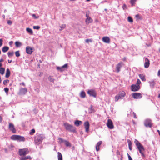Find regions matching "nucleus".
Returning a JSON list of instances; mask_svg holds the SVG:
<instances>
[{"label":"nucleus","mask_w":160,"mask_h":160,"mask_svg":"<svg viewBox=\"0 0 160 160\" xmlns=\"http://www.w3.org/2000/svg\"><path fill=\"white\" fill-rule=\"evenodd\" d=\"M134 143L136 145L138 148L140 153L141 154L142 157H145V155L144 154L145 152V149H144L143 146L142 145L139 141L136 139L134 140Z\"/></svg>","instance_id":"obj_1"},{"label":"nucleus","mask_w":160,"mask_h":160,"mask_svg":"<svg viewBox=\"0 0 160 160\" xmlns=\"http://www.w3.org/2000/svg\"><path fill=\"white\" fill-rule=\"evenodd\" d=\"M44 138V137L43 135L42 134H37L34 138L35 143L37 145L41 144Z\"/></svg>","instance_id":"obj_2"},{"label":"nucleus","mask_w":160,"mask_h":160,"mask_svg":"<svg viewBox=\"0 0 160 160\" xmlns=\"http://www.w3.org/2000/svg\"><path fill=\"white\" fill-rule=\"evenodd\" d=\"M126 95L125 92L123 91H121L119 92L115 97V101L117 102L119 99H122Z\"/></svg>","instance_id":"obj_3"},{"label":"nucleus","mask_w":160,"mask_h":160,"mask_svg":"<svg viewBox=\"0 0 160 160\" xmlns=\"http://www.w3.org/2000/svg\"><path fill=\"white\" fill-rule=\"evenodd\" d=\"M11 139L13 140H18L19 141H24L25 138L24 137L17 135H12L11 137Z\"/></svg>","instance_id":"obj_4"},{"label":"nucleus","mask_w":160,"mask_h":160,"mask_svg":"<svg viewBox=\"0 0 160 160\" xmlns=\"http://www.w3.org/2000/svg\"><path fill=\"white\" fill-rule=\"evenodd\" d=\"M64 125L66 129L72 132H74L75 131V128L72 125L67 123H64Z\"/></svg>","instance_id":"obj_5"},{"label":"nucleus","mask_w":160,"mask_h":160,"mask_svg":"<svg viewBox=\"0 0 160 160\" xmlns=\"http://www.w3.org/2000/svg\"><path fill=\"white\" fill-rule=\"evenodd\" d=\"M29 151L28 148L19 149L18 152L20 156H25L29 153Z\"/></svg>","instance_id":"obj_6"},{"label":"nucleus","mask_w":160,"mask_h":160,"mask_svg":"<svg viewBox=\"0 0 160 160\" xmlns=\"http://www.w3.org/2000/svg\"><path fill=\"white\" fill-rule=\"evenodd\" d=\"M132 97L134 99H139L141 98L142 95L140 93L135 92L132 94Z\"/></svg>","instance_id":"obj_7"},{"label":"nucleus","mask_w":160,"mask_h":160,"mask_svg":"<svg viewBox=\"0 0 160 160\" xmlns=\"http://www.w3.org/2000/svg\"><path fill=\"white\" fill-rule=\"evenodd\" d=\"M9 128L10 131L13 133H16V130L13 124L10 122L9 123Z\"/></svg>","instance_id":"obj_8"},{"label":"nucleus","mask_w":160,"mask_h":160,"mask_svg":"<svg viewBox=\"0 0 160 160\" xmlns=\"http://www.w3.org/2000/svg\"><path fill=\"white\" fill-rule=\"evenodd\" d=\"M107 126L110 129H112L114 128L113 122L111 119H108L107 123Z\"/></svg>","instance_id":"obj_9"},{"label":"nucleus","mask_w":160,"mask_h":160,"mask_svg":"<svg viewBox=\"0 0 160 160\" xmlns=\"http://www.w3.org/2000/svg\"><path fill=\"white\" fill-rule=\"evenodd\" d=\"M131 89L132 91H137L139 89L140 86L139 85L132 84L131 86Z\"/></svg>","instance_id":"obj_10"},{"label":"nucleus","mask_w":160,"mask_h":160,"mask_svg":"<svg viewBox=\"0 0 160 160\" xmlns=\"http://www.w3.org/2000/svg\"><path fill=\"white\" fill-rule=\"evenodd\" d=\"M88 93L90 96L94 97H96V93L95 91L94 90H90L88 91Z\"/></svg>","instance_id":"obj_11"},{"label":"nucleus","mask_w":160,"mask_h":160,"mask_svg":"<svg viewBox=\"0 0 160 160\" xmlns=\"http://www.w3.org/2000/svg\"><path fill=\"white\" fill-rule=\"evenodd\" d=\"M86 16L87 18L85 20V22L87 24H88L89 23H92V19L89 17L88 15L86 14Z\"/></svg>","instance_id":"obj_12"},{"label":"nucleus","mask_w":160,"mask_h":160,"mask_svg":"<svg viewBox=\"0 0 160 160\" xmlns=\"http://www.w3.org/2000/svg\"><path fill=\"white\" fill-rule=\"evenodd\" d=\"M28 90L27 88H22L20 89L19 94L20 95L25 94L27 92Z\"/></svg>","instance_id":"obj_13"},{"label":"nucleus","mask_w":160,"mask_h":160,"mask_svg":"<svg viewBox=\"0 0 160 160\" xmlns=\"http://www.w3.org/2000/svg\"><path fill=\"white\" fill-rule=\"evenodd\" d=\"M26 52L29 54H31L32 52V48L30 46H27L26 47Z\"/></svg>","instance_id":"obj_14"},{"label":"nucleus","mask_w":160,"mask_h":160,"mask_svg":"<svg viewBox=\"0 0 160 160\" xmlns=\"http://www.w3.org/2000/svg\"><path fill=\"white\" fill-rule=\"evenodd\" d=\"M102 41L104 42L107 43H109L110 42V40L109 37L105 36L102 38Z\"/></svg>","instance_id":"obj_15"},{"label":"nucleus","mask_w":160,"mask_h":160,"mask_svg":"<svg viewBox=\"0 0 160 160\" xmlns=\"http://www.w3.org/2000/svg\"><path fill=\"white\" fill-rule=\"evenodd\" d=\"M89 126V124L88 121H86L84 123V126L85 128L86 132H88Z\"/></svg>","instance_id":"obj_16"},{"label":"nucleus","mask_w":160,"mask_h":160,"mask_svg":"<svg viewBox=\"0 0 160 160\" xmlns=\"http://www.w3.org/2000/svg\"><path fill=\"white\" fill-rule=\"evenodd\" d=\"M144 124L146 127H149L151 128L152 124L151 123V121L149 120H146L144 122Z\"/></svg>","instance_id":"obj_17"},{"label":"nucleus","mask_w":160,"mask_h":160,"mask_svg":"<svg viewBox=\"0 0 160 160\" xmlns=\"http://www.w3.org/2000/svg\"><path fill=\"white\" fill-rule=\"evenodd\" d=\"M150 65V61L147 58H146L145 59V62L144 63V66L145 68H148Z\"/></svg>","instance_id":"obj_18"},{"label":"nucleus","mask_w":160,"mask_h":160,"mask_svg":"<svg viewBox=\"0 0 160 160\" xmlns=\"http://www.w3.org/2000/svg\"><path fill=\"white\" fill-rule=\"evenodd\" d=\"M123 64L122 62H120L116 65V69L117 72H118L120 71V68H121Z\"/></svg>","instance_id":"obj_19"},{"label":"nucleus","mask_w":160,"mask_h":160,"mask_svg":"<svg viewBox=\"0 0 160 160\" xmlns=\"http://www.w3.org/2000/svg\"><path fill=\"white\" fill-rule=\"evenodd\" d=\"M32 157L30 156H27L25 157H22L20 158V160H26L27 159L31 160Z\"/></svg>","instance_id":"obj_20"},{"label":"nucleus","mask_w":160,"mask_h":160,"mask_svg":"<svg viewBox=\"0 0 160 160\" xmlns=\"http://www.w3.org/2000/svg\"><path fill=\"white\" fill-rule=\"evenodd\" d=\"M102 143V141H100L97 143L96 146V149L97 151H98L99 150V146L101 145Z\"/></svg>","instance_id":"obj_21"},{"label":"nucleus","mask_w":160,"mask_h":160,"mask_svg":"<svg viewBox=\"0 0 160 160\" xmlns=\"http://www.w3.org/2000/svg\"><path fill=\"white\" fill-rule=\"evenodd\" d=\"M10 72L9 70V68H7V70H6V75H5V77L6 78H8L10 76Z\"/></svg>","instance_id":"obj_22"},{"label":"nucleus","mask_w":160,"mask_h":160,"mask_svg":"<svg viewBox=\"0 0 160 160\" xmlns=\"http://www.w3.org/2000/svg\"><path fill=\"white\" fill-rule=\"evenodd\" d=\"M82 123V122L79 120H76L74 122V124L77 127L79 126Z\"/></svg>","instance_id":"obj_23"},{"label":"nucleus","mask_w":160,"mask_h":160,"mask_svg":"<svg viewBox=\"0 0 160 160\" xmlns=\"http://www.w3.org/2000/svg\"><path fill=\"white\" fill-rule=\"evenodd\" d=\"M139 76L140 79L143 81H145L146 79L145 78V76L143 74H140L139 75Z\"/></svg>","instance_id":"obj_24"},{"label":"nucleus","mask_w":160,"mask_h":160,"mask_svg":"<svg viewBox=\"0 0 160 160\" xmlns=\"http://www.w3.org/2000/svg\"><path fill=\"white\" fill-rule=\"evenodd\" d=\"M9 48L7 46L4 47L2 49V52H6L8 50Z\"/></svg>","instance_id":"obj_25"},{"label":"nucleus","mask_w":160,"mask_h":160,"mask_svg":"<svg viewBox=\"0 0 160 160\" xmlns=\"http://www.w3.org/2000/svg\"><path fill=\"white\" fill-rule=\"evenodd\" d=\"M64 143L67 147H71V143L68 141L65 140V141H64Z\"/></svg>","instance_id":"obj_26"},{"label":"nucleus","mask_w":160,"mask_h":160,"mask_svg":"<svg viewBox=\"0 0 160 160\" xmlns=\"http://www.w3.org/2000/svg\"><path fill=\"white\" fill-rule=\"evenodd\" d=\"M58 160H62V156L60 152H58Z\"/></svg>","instance_id":"obj_27"},{"label":"nucleus","mask_w":160,"mask_h":160,"mask_svg":"<svg viewBox=\"0 0 160 160\" xmlns=\"http://www.w3.org/2000/svg\"><path fill=\"white\" fill-rule=\"evenodd\" d=\"M80 97L82 98H84L86 96V94L84 91H82L80 94Z\"/></svg>","instance_id":"obj_28"},{"label":"nucleus","mask_w":160,"mask_h":160,"mask_svg":"<svg viewBox=\"0 0 160 160\" xmlns=\"http://www.w3.org/2000/svg\"><path fill=\"white\" fill-rule=\"evenodd\" d=\"M15 45L16 47H19L22 45V43L20 42L16 41L15 42Z\"/></svg>","instance_id":"obj_29"},{"label":"nucleus","mask_w":160,"mask_h":160,"mask_svg":"<svg viewBox=\"0 0 160 160\" xmlns=\"http://www.w3.org/2000/svg\"><path fill=\"white\" fill-rule=\"evenodd\" d=\"M27 31L30 34H33V31L31 29L29 28H27L26 29Z\"/></svg>","instance_id":"obj_30"},{"label":"nucleus","mask_w":160,"mask_h":160,"mask_svg":"<svg viewBox=\"0 0 160 160\" xmlns=\"http://www.w3.org/2000/svg\"><path fill=\"white\" fill-rule=\"evenodd\" d=\"M5 72V69L3 68H0V73L2 75L4 74Z\"/></svg>","instance_id":"obj_31"},{"label":"nucleus","mask_w":160,"mask_h":160,"mask_svg":"<svg viewBox=\"0 0 160 160\" xmlns=\"http://www.w3.org/2000/svg\"><path fill=\"white\" fill-rule=\"evenodd\" d=\"M57 69L58 70H59L61 72H62L65 70L64 69H63L62 68V67H57Z\"/></svg>","instance_id":"obj_32"},{"label":"nucleus","mask_w":160,"mask_h":160,"mask_svg":"<svg viewBox=\"0 0 160 160\" xmlns=\"http://www.w3.org/2000/svg\"><path fill=\"white\" fill-rule=\"evenodd\" d=\"M48 79L50 82H53L54 81V79L53 78V77L52 76H49L48 77Z\"/></svg>","instance_id":"obj_33"},{"label":"nucleus","mask_w":160,"mask_h":160,"mask_svg":"<svg viewBox=\"0 0 160 160\" xmlns=\"http://www.w3.org/2000/svg\"><path fill=\"white\" fill-rule=\"evenodd\" d=\"M35 130L34 129H32L29 132V134L31 135H32L35 132Z\"/></svg>","instance_id":"obj_34"},{"label":"nucleus","mask_w":160,"mask_h":160,"mask_svg":"<svg viewBox=\"0 0 160 160\" xmlns=\"http://www.w3.org/2000/svg\"><path fill=\"white\" fill-rule=\"evenodd\" d=\"M137 0H131L130 2L132 6H133L135 3V2Z\"/></svg>","instance_id":"obj_35"},{"label":"nucleus","mask_w":160,"mask_h":160,"mask_svg":"<svg viewBox=\"0 0 160 160\" xmlns=\"http://www.w3.org/2000/svg\"><path fill=\"white\" fill-rule=\"evenodd\" d=\"M128 21L129 22L132 23L133 22L132 18L130 17H128Z\"/></svg>","instance_id":"obj_36"},{"label":"nucleus","mask_w":160,"mask_h":160,"mask_svg":"<svg viewBox=\"0 0 160 160\" xmlns=\"http://www.w3.org/2000/svg\"><path fill=\"white\" fill-rule=\"evenodd\" d=\"M14 53L13 52H8V55L9 57H12Z\"/></svg>","instance_id":"obj_37"},{"label":"nucleus","mask_w":160,"mask_h":160,"mask_svg":"<svg viewBox=\"0 0 160 160\" xmlns=\"http://www.w3.org/2000/svg\"><path fill=\"white\" fill-rule=\"evenodd\" d=\"M60 27L61 28V29H60V30H62V29H64L66 27V25L65 24H63Z\"/></svg>","instance_id":"obj_38"},{"label":"nucleus","mask_w":160,"mask_h":160,"mask_svg":"<svg viewBox=\"0 0 160 160\" xmlns=\"http://www.w3.org/2000/svg\"><path fill=\"white\" fill-rule=\"evenodd\" d=\"M135 17L138 19H141L142 18L141 16L139 14L136 15Z\"/></svg>","instance_id":"obj_39"},{"label":"nucleus","mask_w":160,"mask_h":160,"mask_svg":"<svg viewBox=\"0 0 160 160\" xmlns=\"http://www.w3.org/2000/svg\"><path fill=\"white\" fill-rule=\"evenodd\" d=\"M15 55L17 57H18L20 56V54L19 51H16L15 52Z\"/></svg>","instance_id":"obj_40"},{"label":"nucleus","mask_w":160,"mask_h":160,"mask_svg":"<svg viewBox=\"0 0 160 160\" xmlns=\"http://www.w3.org/2000/svg\"><path fill=\"white\" fill-rule=\"evenodd\" d=\"M58 139L59 140V142H60V143H61L62 142H64V141H65V140H63V139L62 138H58Z\"/></svg>","instance_id":"obj_41"},{"label":"nucleus","mask_w":160,"mask_h":160,"mask_svg":"<svg viewBox=\"0 0 160 160\" xmlns=\"http://www.w3.org/2000/svg\"><path fill=\"white\" fill-rule=\"evenodd\" d=\"M33 28L34 29L38 30L40 29V27L39 26H34L33 27Z\"/></svg>","instance_id":"obj_42"},{"label":"nucleus","mask_w":160,"mask_h":160,"mask_svg":"<svg viewBox=\"0 0 160 160\" xmlns=\"http://www.w3.org/2000/svg\"><path fill=\"white\" fill-rule=\"evenodd\" d=\"M62 67L63 69H64V68H68V64H65Z\"/></svg>","instance_id":"obj_43"},{"label":"nucleus","mask_w":160,"mask_h":160,"mask_svg":"<svg viewBox=\"0 0 160 160\" xmlns=\"http://www.w3.org/2000/svg\"><path fill=\"white\" fill-rule=\"evenodd\" d=\"M9 82V80H4L3 81V84L4 85H6L7 83Z\"/></svg>","instance_id":"obj_44"},{"label":"nucleus","mask_w":160,"mask_h":160,"mask_svg":"<svg viewBox=\"0 0 160 160\" xmlns=\"http://www.w3.org/2000/svg\"><path fill=\"white\" fill-rule=\"evenodd\" d=\"M128 142V146H132V142L129 139H128L127 140Z\"/></svg>","instance_id":"obj_45"},{"label":"nucleus","mask_w":160,"mask_h":160,"mask_svg":"<svg viewBox=\"0 0 160 160\" xmlns=\"http://www.w3.org/2000/svg\"><path fill=\"white\" fill-rule=\"evenodd\" d=\"M85 41L86 42L88 43L89 42H91L92 41L91 39H87Z\"/></svg>","instance_id":"obj_46"},{"label":"nucleus","mask_w":160,"mask_h":160,"mask_svg":"<svg viewBox=\"0 0 160 160\" xmlns=\"http://www.w3.org/2000/svg\"><path fill=\"white\" fill-rule=\"evenodd\" d=\"M7 23L8 24L11 25L12 23V21L10 20H8Z\"/></svg>","instance_id":"obj_47"},{"label":"nucleus","mask_w":160,"mask_h":160,"mask_svg":"<svg viewBox=\"0 0 160 160\" xmlns=\"http://www.w3.org/2000/svg\"><path fill=\"white\" fill-rule=\"evenodd\" d=\"M90 109L91 111V112H94V109L92 107V106H91V107L90 108Z\"/></svg>","instance_id":"obj_48"},{"label":"nucleus","mask_w":160,"mask_h":160,"mask_svg":"<svg viewBox=\"0 0 160 160\" xmlns=\"http://www.w3.org/2000/svg\"><path fill=\"white\" fill-rule=\"evenodd\" d=\"M4 90L5 92L7 93L9 91V89L7 88H4Z\"/></svg>","instance_id":"obj_49"},{"label":"nucleus","mask_w":160,"mask_h":160,"mask_svg":"<svg viewBox=\"0 0 160 160\" xmlns=\"http://www.w3.org/2000/svg\"><path fill=\"white\" fill-rule=\"evenodd\" d=\"M141 83V82L140 80L139 79H138L137 83V84H138V85H139V84H140Z\"/></svg>","instance_id":"obj_50"},{"label":"nucleus","mask_w":160,"mask_h":160,"mask_svg":"<svg viewBox=\"0 0 160 160\" xmlns=\"http://www.w3.org/2000/svg\"><path fill=\"white\" fill-rule=\"evenodd\" d=\"M128 156L129 160H132L131 157L128 153Z\"/></svg>","instance_id":"obj_51"},{"label":"nucleus","mask_w":160,"mask_h":160,"mask_svg":"<svg viewBox=\"0 0 160 160\" xmlns=\"http://www.w3.org/2000/svg\"><path fill=\"white\" fill-rule=\"evenodd\" d=\"M133 115L134 118H137L135 112H133Z\"/></svg>","instance_id":"obj_52"},{"label":"nucleus","mask_w":160,"mask_h":160,"mask_svg":"<svg viewBox=\"0 0 160 160\" xmlns=\"http://www.w3.org/2000/svg\"><path fill=\"white\" fill-rule=\"evenodd\" d=\"M2 40H0V47L2 45Z\"/></svg>","instance_id":"obj_53"},{"label":"nucleus","mask_w":160,"mask_h":160,"mask_svg":"<svg viewBox=\"0 0 160 160\" xmlns=\"http://www.w3.org/2000/svg\"><path fill=\"white\" fill-rule=\"evenodd\" d=\"M2 121V117L0 116V123Z\"/></svg>","instance_id":"obj_54"},{"label":"nucleus","mask_w":160,"mask_h":160,"mask_svg":"<svg viewBox=\"0 0 160 160\" xmlns=\"http://www.w3.org/2000/svg\"><path fill=\"white\" fill-rule=\"evenodd\" d=\"M158 76H160V69L159 70L158 72Z\"/></svg>","instance_id":"obj_55"},{"label":"nucleus","mask_w":160,"mask_h":160,"mask_svg":"<svg viewBox=\"0 0 160 160\" xmlns=\"http://www.w3.org/2000/svg\"><path fill=\"white\" fill-rule=\"evenodd\" d=\"M20 85H22L24 86H25V84L24 83V82H22V83H20Z\"/></svg>","instance_id":"obj_56"},{"label":"nucleus","mask_w":160,"mask_h":160,"mask_svg":"<svg viewBox=\"0 0 160 160\" xmlns=\"http://www.w3.org/2000/svg\"><path fill=\"white\" fill-rule=\"evenodd\" d=\"M128 147H129V149H130V150L131 151L132 149V146H128Z\"/></svg>","instance_id":"obj_57"},{"label":"nucleus","mask_w":160,"mask_h":160,"mask_svg":"<svg viewBox=\"0 0 160 160\" xmlns=\"http://www.w3.org/2000/svg\"><path fill=\"white\" fill-rule=\"evenodd\" d=\"M13 43V42L12 41H10L9 42V44L10 45H12Z\"/></svg>","instance_id":"obj_58"},{"label":"nucleus","mask_w":160,"mask_h":160,"mask_svg":"<svg viewBox=\"0 0 160 160\" xmlns=\"http://www.w3.org/2000/svg\"><path fill=\"white\" fill-rule=\"evenodd\" d=\"M117 155L120 154V152L118 150L117 152Z\"/></svg>","instance_id":"obj_59"},{"label":"nucleus","mask_w":160,"mask_h":160,"mask_svg":"<svg viewBox=\"0 0 160 160\" xmlns=\"http://www.w3.org/2000/svg\"><path fill=\"white\" fill-rule=\"evenodd\" d=\"M157 131L159 135L160 136V131L158 130H157Z\"/></svg>","instance_id":"obj_60"},{"label":"nucleus","mask_w":160,"mask_h":160,"mask_svg":"<svg viewBox=\"0 0 160 160\" xmlns=\"http://www.w3.org/2000/svg\"><path fill=\"white\" fill-rule=\"evenodd\" d=\"M12 61V60H8V62L9 63H11V62Z\"/></svg>","instance_id":"obj_61"},{"label":"nucleus","mask_w":160,"mask_h":160,"mask_svg":"<svg viewBox=\"0 0 160 160\" xmlns=\"http://www.w3.org/2000/svg\"><path fill=\"white\" fill-rule=\"evenodd\" d=\"M3 61V60L2 59H0V62H2Z\"/></svg>","instance_id":"obj_62"},{"label":"nucleus","mask_w":160,"mask_h":160,"mask_svg":"<svg viewBox=\"0 0 160 160\" xmlns=\"http://www.w3.org/2000/svg\"><path fill=\"white\" fill-rule=\"evenodd\" d=\"M32 16L33 17H34L35 18H36V15H35V14H32Z\"/></svg>","instance_id":"obj_63"},{"label":"nucleus","mask_w":160,"mask_h":160,"mask_svg":"<svg viewBox=\"0 0 160 160\" xmlns=\"http://www.w3.org/2000/svg\"><path fill=\"white\" fill-rule=\"evenodd\" d=\"M158 97L159 98H160V94H159Z\"/></svg>","instance_id":"obj_64"}]
</instances>
